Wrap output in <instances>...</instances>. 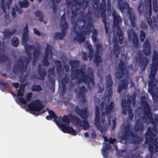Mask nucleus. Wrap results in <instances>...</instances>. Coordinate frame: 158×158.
<instances>
[{
  "instance_id": "obj_1",
  "label": "nucleus",
  "mask_w": 158,
  "mask_h": 158,
  "mask_svg": "<svg viewBox=\"0 0 158 158\" xmlns=\"http://www.w3.org/2000/svg\"><path fill=\"white\" fill-rule=\"evenodd\" d=\"M47 110L49 115H47L46 118L51 120L53 118V121L63 132L69 134V114L58 117L53 110L49 109Z\"/></svg>"
},
{
  "instance_id": "obj_2",
  "label": "nucleus",
  "mask_w": 158,
  "mask_h": 158,
  "mask_svg": "<svg viewBox=\"0 0 158 158\" xmlns=\"http://www.w3.org/2000/svg\"><path fill=\"white\" fill-rule=\"evenodd\" d=\"M31 59V57H30L27 58L26 60L25 64L24 65L25 60L21 58H19L17 60V62L19 64H15L13 70V72L14 74H16L18 70H19V72L21 73H23L24 72H26L27 68V66L30 63Z\"/></svg>"
},
{
  "instance_id": "obj_3",
  "label": "nucleus",
  "mask_w": 158,
  "mask_h": 158,
  "mask_svg": "<svg viewBox=\"0 0 158 158\" xmlns=\"http://www.w3.org/2000/svg\"><path fill=\"white\" fill-rule=\"evenodd\" d=\"M98 108L96 107L95 109V124L98 129L100 131H106V127L110 124V120L107 119L105 121L103 119L102 117V119L99 120L98 116Z\"/></svg>"
},
{
  "instance_id": "obj_4",
  "label": "nucleus",
  "mask_w": 158,
  "mask_h": 158,
  "mask_svg": "<svg viewBox=\"0 0 158 158\" xmlns=\"http://www.w3.org/2000/svg\"><path fill=\"white\" fill-rule=\"evenodd\" d=\"M27 106L30 111L32 113L36 111H40L44 107L42 102L39 99L32 101L30 104H28Z\"/></svg>"
},
{
  "instance_id": "obj_5",
  "label": "nucleus",
  "mask_w": 158,
  "mask_h": 158,
  "mask_svg": "<svg viewBox=\"0 0 158 158\" xmlns=\"http://www.w3.org/2000/svg\"><path fill=\"white\" fill-rule=\"evenodd\" d=\"M37 73L39 75L38 79L43 81L45 77L47 75V72L45 68L41 67V65L40 64H39L38 65Z\"/></svg>"
},
{
  "instance_id": "obj_6",
  "label": "nucleus",
  "mask_w": 158,
  "mask_h": 158,
  "mask_svg": "<svg viewBox=\"0 0 158 158\" xmlns=\"http://www.w3.org/2000/svg\"><path fill=\"white\" fill-rule=\"evenodd\" d=\"M55 64L56 66V72L59 77H61L63 75L64 70L62 69L61 62L60 60L55 61Z\"/></svg>"
},
{
  "instance_id": "obj_7",
  "label": "nucleus",
  "mask_w": 158,
  "mask_h": 158,
  "mask_svg": "<svg viewBox=\"0 0 158 158\" xmlns=\"http://www.w3.org/2000/svg\"><path fill=\"white\" fill-rule=\"evenodd\" d=\"M69 80V76H67L66 74L65 76L62 78L61 82L62 84V91L61 94L63 96L65 94V90L66 89V84L68 82Z\"/></svg>"
},
{
  "instance_id": "obj_8",
  "label": "nucleus",
  "mask_w": 158,
  "mask_h": 158,
  "mask_svg": "<svg viewBox=\"0 0 158 158\" xmlns=\"http://www.w3.org/2000/svg\"><path fill=\"white\" fill-rule=\"evenodd\" d=\"M13 0H7V1L6 2V5H5V0H1V8L3 11L4 13H6V6L8 9H9L10 8V5L12 2Z\"/></svg>"
},
{
  "instance_id": "obj_9",
  "label": "nucleus",
  "mask_w": 158,
  "mask_h": 158,
  "mask_svg": "<svg viewBox=\"0 0 158 158\" xmlns=\"http://www.w3.org/2000/svg\"><path fill=\"white\" fill-rule=\"evenodd\" d=\"M62 28L61 32H57L56 33L54 37L56 39L62 40L64 39L66 33V30L67 28L61 27Z\"/></svg>"
},
{
  "instance_id": "obj_10",
  "label": "nucleus",
  "mask_w": 158,
  "mask_h": 158,
  "mask_svg": "<svg viewBox=\"0 0 158 158\" xmlns=\"http://www.w3.org/2000/svg\"><path fill=\"white\" fill-rule=\"evenodd\" d=\"M49 54L51 55H53L52 49L51 46L49 44H48L45 48L44 56L43 57V60H48V57Z\"/></svg>"
},
{
  "instance_id": "obj_11",
  "label": "nucleus",
  "mask_w": 158,
  "mask_h": 158,
  "mask_svg": "<svg viewBox=\"0 0 158 158\" xmlns=\"http://www.w3.org/2000/svg\"><path fill=\"white\" fill-rule=\"evenodd\" d=\"M38 48L39 49H35L33 52L34 60L32 62V64L33 65H34V61L38 59L40 54L41 45L39 44Z\"/></svg>"
},
{
  "instance_id": "obj_12",
  "label": "nucleus",
  "mask_w": 158,
  "mask_h": 158,
  "mask_svg": "<svg viewBox=\"0 0 158 158\" xmlns=\"http://www.w3.org/2000/svg\"><path fill=\"white\" fill-rule=\"evenodd\" d=\"M16 31V29H14L12 31H10L8 29H6L3 32L4 37L5 39H10V36L13 35Z\"/></svg>"
},
{
  "instance_id": "obj_13",
  "label": "nucleus",
  "mask_w": 158,
  "mask_h": 158,
  "mask_svg": "<svg viewBox=\"0 0 158 158\" xmlns=\"http://www.w3.org/2000/svg\"><path fill=\"white\" fill-rule=\"evenodd\" d=\"M66 20V19L65 17V14H64L61 17L60 23V27L67 28L68 25Z\"/></svg>"
},
{
  "instance_id": "obj_14",
  "label": "nucleus",
  "mask_w": 158,
  "mask_h": 158,
  "mask_svg": "<svg viewBox=\"0 0 158 158\" xmlns=\"http://www.w3.org/2000/svg\"><path fill=\"white\" fill-rule=\"evenodd\" d=\"M19 6L20 8H27L29 6V2L28 0H23L22 1H19L18 2Z\"/></svg>"
},
{
  "instance_id": "obj_15",
  "label": "nucleus",
  "mask_w": 158,
  "mask_h": 158,
  "mask_svg": "<svg viewBox=\"0 0 158 158\" xmlns=\"http://www.w3.org/2000/svg\"><path fill=\"white\" fill-rule=\"evenodd\" d=\"M25 50L26 53L28 55H31L30 51L33 49L34 48V46L32 45H28L27 43L26 44H24Z\"/></svg>"
},
{
  "instance_id": "obj_16",
  "label": "nucleus",
  "mask_w": 158,
  "mask_h": 158,
  "mask_svg": "<svg viewBox=\"0 0 158 158\" xmlns=\"http://www.w3.org/2000/svg\"><path fill=\"white\" fill-rule=\"evenodd\" d=\"M52 2V8L53 10V11L54 14H56V13L57 10V6L55 4V2L59 3L61 0H56V1L55 2L54 0H51Z\"/></svg>"
},
{
  "instance_id": "obj_17",
  "label": "nucleus",
  "mask_w": 158,
  "mask_h": 158,
  "mask_svg": "<svg viewBox=\"0 0 158 158\" xmlns=\"http://www.w3.org/2000/svg\"><path fill=\"white\" fill-rule=\"evenodd\" d=\"M32 91H36L39 92L42 91V89L39 85H33L31 87Z\"/></svg>"
},
{
  "instance_id": "obj_18",
  "label": "nucleus",
  "mask_w": 158,
  "mask_h": 158,
  "mask_svg": "<svg viewBox=\"0 0 158 158\" xmlns=\"http://www.w3.org/2000/svg\"><path fill=\"white\" fill-rule=\"evenodd\" d=\"M9 60L7 56L4 54L0 55V64H2Z\"/></svg>"
},
{
  "instance_id": "obj_19",
  "label": "nucleus",
  "mask_w": 158,
  "mask_h": 158,
  "mask_svg": "<svg viewBox=\"0 0 158 158\" xmlns=\"http://www.w3.org/2000/svg\"><path fill=\"white\" fill-rule=\"evenodd\" d=\"M11 44L14 47H17L19 44V42L17 37L14 36L11 40Z\"/></svg>"
},
{
  "instance_id": "obj_20",
  "label": "nucleus",
  "mask_w": 158,
  "mask_h": 158,
  "mask_svg": "<svg viewBox=\"0 0 158 158\" xmlns=\"http://www.w3.org/2000/svg\"><path fill=\"white\" fill-rule=\"evenodd\" d=\"M28 39V33H23L22 42L23 44H26Z\"/></svg>"
},
{
  "instance_id": "obj_21",
  "label": "nucleus",
  "mask_w": 158,
  "mask_h": 158,
  "mask_svg": "<svg viewBox=\"0 0 158 158\" xmlns=\"http://www.w3.org/2000/svg\"><path fill=\"white\" fill-rule=\"evenodd\" d=\"M16 101L17 102H21L22 103L25 104L27 103V100L22 97H19L15 99Z\"/></svg>"
},
{
  "instance_id": "obj_22",
  "label": "nucleus",
  "mask_w": 158,
  "mask_h": 158,
  "mask_svg": "<svg viewBox=\"0 0 158 158\" xmlns=\"http://www.w3.org/2000/svg\"><path fill=\"white\" fill-rule=\"evenodd\" d=\"M113 106V104L111 103L109 105H108L106 107V114L107 115L108 113H109L111 110L112 109Z\"/></svg>"
},
{
  "instance_id": "obj_23",
  "label": "nucleus",
  "mask_w": 158,
  "mask_h": 158,
  "mask_svg": "<svg viewBox=\"0 0 158 158\" xmlns=\"http://www.w3.org/2000/svg\"><path fill=\"white\" fill-rule=\"evenodd\" d=\"M32 93L31 92L28 93L27 94L26 96V99L27 101H30L31 100V98L32 97Z\"/></svg>"
},
{
  "instance_id": "obj_24",
  "label": "nucleus",
  "mask_w": 158,
  "mask_h": 158,
  "mask_svg": "<svg viewBox=\"0 0 158 158\" xmlns=\"http://www.w3.org/2000/svg\"><path fill=\"white\" fill-rule=\"evenodd\" d=\"M153 5L154 10L155 12H156L157 11V4L156 0H153Z\"/></svg>"
},
{
  "instance_id": "obj_25",
  "label": "nucleus",
  "mask_w": 158,
  "mask_h": 158,
  "mask_svg": "<svg viewBox=\"0 0 158 158\" xmlns=\"http://www.w3.org/2000/svg\"><path fill=\"white\" fill-rule=\"evenodd\" d=\"M48 72L49 74H50L51 75H55V69L54 68H51L49 69L48 70Z\"/></svg>"
},
{
  "instance_id": "obj_26",
  "label": "nucleus",
  "mask_w": 158,
  "mask_h": 158,
  "mask_svg": "<svg viewBox=\"0 0 158 158\" xmlns=\"http://www.w3.org/2000/svg\"><path fill=\"white\" fill-rule=\"evenodd\" d=\"M104 139L105 141L106 142H109V141L110 143H113L115 141V140L114 139H112V138H110L109 139V140L106 137H104Z\"/></svg>"
},
{
  "instance_id": "obj_27",
  "label": "nucleus",
  "mask_w": 158,
  "mask_h": 158,
  "mask_svg": "<svg viewBox=\"0 0 158 158\" xmlns=\"http://www.w3.org/2000/svg\"><path fill=\"white\" fill-rule=\"evenodd\" d=\"M23 33H29V30L28 29V25L27 23L26 24V25L23 29Z\"/></svg>"
},
{
  "instance_id": "obj_28",
  "label": "nucleus",
  "mask_w": 158,
  "mask_h": 158,
  "mask_svg": "<svg viewBox=\"0 0 158 158\" xmlns=\"http://www.w3.org/2000/svg\"><path fill=\"white\" fill-rule=\"evenodd\" d=\"M42 63L43 65L44 66H47L49 65L48 60H43Z\"/></svg>"
},
{
  "instance_id": "obj_29",
  "label": "nucleus",
  "mask_w": 158,
  "mask_h": 158,
  "mask_svg": "<svg viewBox=\"0 0 158 158\" xmlns=\"http://www.w3.org/2000/svg\"><path fill=\"white\" fill-rule=\"evenodd\" d=\"M34 33L38 36H40L41 35V33L40 31L37 30L36 28L34 29Z\"/></svg>"
},
{
  "instance_id": "obj_30",
  "label": "nucleus",
  "mask_w": 158,
  "mask_h": 158,
  "mask_svg": "<svg viewBox=\"0 0 158 158\" xmlns=\"http://www.w3.org/2000/svg\"><path fill=\"white\" fill-rule=\"evenodd\" d=\"M15 7L16 8V10L17 13L20 14L22 13L23 11L22 9L19 8L17 6H15Z\"/></svg>"
},
{
  "instance_id": "obj_31",
  "label": "nucleus",
  "mask_w": 158,
  "mask_h": 158,
  "mask_svg": "<svg viewBox=\"0 0 158 158\" xmlns=\"http://www.w3.org/2000/svg\"><path fill=\"white\" fill-rule=\"evenodd\" d=\"M23 92L21 90L19 89L18 90V93H17V96H21L23 97V92Z\"/></svg>"
},
{
  "instance_id": "obj_32",
  "label": "nucleus",
  "mask_w": 158,
  "mask_h": 158,
  "mask_svg": "<svg viewBox=\"0 0 158 158\" xmlns=\"http://www.w3.org/2000/svg\"><path fill=\"white\" fill-rule=\"evenodd\" d=\"M26 85V84H21L20 85V86L19 87V89L21 90L23 92H24L25 88Z\"/></svg>"
},
{
  "instance_id": "obj_33",
  "label": "nucleus",
  "mask_w": 158,
  "mask_h": 158,
  "mask_svg": "<svg viewBox=\"0 0 158 158\" xmlns=\"http://www.w3.org/2000/svg\"><path fill=\"white\" fill-rule=\"evenodd\" d=\"M35 14L36 17H39L41 16L43 14L39 10H38L35 12Z\"/></svg>"
},
{
  "instance_id": "obj_34",
  "label": "nucleus",
  "mask_w": 158,
  "mask_h": 158,
  "mask_svg": "<svg viewBox=\"0 0 158 158\" xmlns=\"http://www.w3.org/2000/svg\"><path fill=\"white\" fill-rule=\"evenodd\" d=\"M83 126L84 129H87L88 128L89 126L88 124L86 121H84L83 122V124L82 125Z\"/></svg>"
},
{
  "instance_id": "obj_35",
  "label": "nucleus",
  "mask_w": 158,
  "mask_h": 158,
  "mask_svg": "<svg viewBox=\"0 0 158 158\" xmlns=\"http://www.w3.org/2000/svg\"><path fill=\"white\" fill-rule=\"evenodd\" d=\"M70 134H72L73 135H76V133L75 131L72 128L70 127Z\"/></svg>"
},
{
  "instance_id": "obj_36",
  "label": "nucleus",
  "mask_w": 158,
  "mask_h": 158,
  "mask_svg": "<svg viewBox=\"0 0 158 158\" xmlns=\"http://www.w3.org/2000/svg\"><path fill=\"white\" fill-rule=\"evenodd\" d=\"M12 85L16 89L18 88L19 86V84L18 82H13Z\"/></svg>"
},
{
  "instance_id": "obj_37",
  "label": "nucleus",
  "mask_w": 158,
  "mask_h": 158,
  "mask_svg": "<svg viewBox=\"0 0 158 158\" xmlns=\"http://www.w3.org/2000/svg\"><path fill=\"white\" fill-rule=\"evenodd\" d=\"M145 34L143 32H141L140 35V39L141 41H143L145 38Z\"/></svg>"
},
{
  "instance_id": "obj_38",
  "label": "nucleus",
  "mask_w": 158,
  "mask_h": 158,
  "mask_svg": "<svg viewBox=\"0 0 158 158\" xmlns=\"http://www.w3.org/2000/svg\"><path fill=\"white\" fill-rule=\"evenodd\" d=\"M144 111L146 114H148L150 113V110L148 106L147 105L146 107L144 109Z\"/></svg>"
},
{
  "instance_id": "obj_39",
  "label": "nucleus",
  "mask_w": 158,
  "mask_h": 158,
  "mask_svg": "<svg viewBox=\"0 0 158 158\" xmlns=\"http://www.w3.org/2000/svg\"><path fill=\"white\" fill-rule=\"evenodd\" d=\"M147 1L148 3V9L150 12V10L151 9V3L150 0H147Z\"/></svg>"
},
{
  "instance_id": "obj_40",
  "label": "nucleus",
  "mask_w": 158,
  "mask_h": 158,
  "mask_svg": "<svg viewBox=\"0 0 158 158\" xmlns=\"http://www.w3.org/2000/svg\"><path fill=\"white\" fill-rule=\"evenodd\" d=\"M8 85L7 82H5L3 81H0V85L4 86H6Z\"/></svg>"
},
{
  "instance_id": "obj_41",
  "label": "nucleus",
  "mask_w": 158,
  "mask_h": 158,
  "mask_svg": "<svg viewBox=\"0 0 158 158\" xmlns=\"http://www.w3.org/2000/svg\"><path fill=\"white\" fill-rule=\"evenodd\" d=\"M11 15L13 17H16L15 10L14 8H13V10L11 13Z\"/></svg>"
},
{
  "instance_id": "obj_42",
  "label": "nucleus",
  "mask_w": 158,
  "mask_h": 158,
  "mask_svg": "<svg viewBox=\"0 0 158 158\" xmlns=\"http://www.w3.org/2000/svg\"><path fill=\"white\" fill-rule=\"evenodd\" d=\"M64 103L65 105H67L69 104V99L68 98L67 100L64 101L63 102Z\"/></svg>"
},
{
  "instance_id": "obj_43",
  "label": "nucleus",
  "mask_w": 158,
  "mask_h": 158,
  "mask_svg": "<svg viewBox=\"0 0 158 158\" xmlns=\"http://www.w3.org/2000/svg\"><path fill=\"white\" fill-rule=\"evenodd\" d=\"M66 1L67 7V12L68 13L69 11L68 10V8H69V0H66Z\"/></svg>"
},
{
  "instance_id": "obj_44",
  "label": "nucleus",
  "mask_w": 158,
  "mask_h": 158,
  "mask_svg": "<svg viewBox=\"0 0 158 158\" xmlns=\"http://www.w3.org/2000/svg\"><path fill=\"white\" fill-rule=\"evenodd\" d=\"M39 20L40 22H42L43 20L44 15L43 14L41 16L39 17Z\"/></svg>"
},
{
  "instance_id": "obj_45",
  "label": "nucleus",
  "mask_w": 158,
  "mask_h": 158,
  "mask_svg": "<svg viewBox=\"0 0 158 158\" xmlns=\"http://www.w3.org/2000/svg\"><path fill=\"white\" fill-rule=\"evenodd\" d=\"M153 67L152 68V71H151V74L152 73V76H154L156 73V69L155 70H153Z\"/></svg>"
},
{
  "instance_id": "obj_46",
  "label": "nucleus",
  "mask_w": 158,
  "mask_h": 158,
  "mask_svg": "<svg viewBox=\"0 0 158 158\" xmlns=\"http://www.w3.org/2000/svg\"><path fill=\"white\" fill-rule=\"evenodd\" d=\"M64 67L65 69L66 72H68L69 70V67L68 66L64 65Z\"/></svg>"
},
{
  "instance_id": "obj_47",
  "label": "nucleus",
  "mask_w": 158,
  "mask_h": 158,
  "mask_svg": "<svg viewBox=\"0 0 158 158\" xmlns=\"http://www.w3.org/2000/svg\"><path fill=\"white\" fill-rule=\"evenodd\" d=\"M134 40H133V41H134V42H137V36L136 35H134Z\"/></svg>"
},
{
  "instance_id": "obj_48",
  "label": "nucleus",
  "mask_w": 158,
  "mask_h": 158,
  "mask_svg": "<svg viewBox=\"0 0 158 158\" xmlns=\"http://www.w3.org/2000/svg\"><path fill=\"white\" fill-rule=\"evenodd\" d=\"M11 94L12 95L13 97H16L17 96V95H16L13 92H11Z\"/></svg>"
},
{
  "instance_id": "obj_49",
  "label": "nucleus",
  "mask_w": 158,
  "mask_h": 158,
  "mask_svg": "<svg viewBox=\"0 0 158 158\" xmlns=\"http://www.w3.org/2000/svg\"><path fill=\"white\" fill-rule=\"evenodd\" d=\"M85 115V117H88V116L87 115V114L86 113H84L81 116L83 117V116H84Z\"/></svg>"
},
{
  "instance_id": "obj_50",
  "label": "nucleus",
  "mask_w": 158,
  "mask_h": 158,
  "mask_svg": "<svg viewBox=\"0 0 158 158\" xmlns=\"http://www.w3.org/2000/svg\"><path fill=\"white\" fill-rule=\"evenodd\" d=\"M96 61L97 62H98V60L99 62L101 61V58L100 57H99L97 58V60H96Z\"/></svg>"
},
{
  "instance_id": "obj_51",
  "label": "nucleus",
  "mask_w": 158,
  "mask_h": 158,
  "mask_svg": "<svg viewBox=\"0 0 158 158\" xmlns=\"http://www.w3.org/2000/svg\"><path fill=\"white\" fill-rule=\"evenodd\" d=\"M84 136L85 137H87L88 136V133H85L84 134Z\"/></svg>"
},
{
  "instance_id": "obj_52",
  "label": "nucleus",
  "mask_w": 158,
  "mask_h": 158,
  "mask_svg": "<svg viewBox=\"0 0 158 158\" xmlns=\"http://www.w3.org/2000/svg\"><path fill=\"white\" fill-rule=\"evenodd\" d=\"M134 16L132 15V18H130V19L131 21H132V20H134Z\"/></svg>"
},
{
  "instance_id": "obj_53",
  "label": "nucleus",
  "mask_w": 158,
  "mask_h": 158,
  "mask_svg": "<svg viewBox=\"0 0 158 158\" xmlns=\"http://www.w3.org/2000/svg\"><path fill=\"white\" fill-rule=\"evenodd\" d=\"M117 21V19L115 17H114V22H116V21Z\"/></svg>"
},
{
  "instance_id": "obj_54",
  "label": "nucleus",
  "mask_w": 158,
  "mask_h": 158,
  "mask_svg": "<svg viewBox=\"0 0 158 158\" xmlns=\"http://www.w3.org/2000/svg\"><path fill=\"white\" fill-rule=\"evenodd\" d=\"M119 39L120 40L122 39V36H119Z\"/></svg>"
},
{
  "instance_id": "obj_55",
  "label": "nucleus",
  "mask_w": 158,
  "mask_h": 158,
  "mask_svg": "<svg viewBox=\"0 0 158 158\" xmlns=\"http://www.w3.org/2000/svg\"><path fill=\"white\" fill-rule=\"evenodd\" d=\"M8 23V22H7L6 24H5L6 25H7Z\"/></svg>"
},
{
  "instance_id": "obj_56",
  "label": "nucleus",
  "mask_w": 158,
  "mask_h": 158,
  "mask_svg": "<svg viewBox=\"0 0 158 158\" xmlns=\"http://www.w3.org/2000/svg\"><path fill=\"white\" fill-rule=\"evenodd\" d=\"M45 112V110H43V112L42 113H44V112Z\"/></svg>"
},
{
  "instance_id": "obj_57",
  "label": "nucleus",
  "mask_w": 158,
  "mask_h": 158,
  "mask_svg": "<svg viewBox=\"0 0 158 158\" xmlns=\"http://www.w3.org/2000/svg\"><path fill=\"white\" fill-rule=\"evenodd\" d=\"M94 40L95 41H96V39H95V37H94Z\"/></svg>"
},
{
  "instance_id": "obj_58",
  "label": "nucleus",
  "mask_w": 158,
  "mask_h": 158,
  "mask_svg": "<svg viewBox=\"0 0 158 158\" xmlns=\"http://www.w3.org/2000/svg\"><path fill=\"white\" fill-rule=\"evenodd\" d=\"M30 1H32V2H33L34 1V0H29Z\"/></svg>"
},
{
  "instance_id": "obj_59",
  "label": "nucleus",
  "mask_w": 158,
  "mask_h": 158,
  "mask_svg": "<svg viewBox=\"0 0 158 158\" xmlns=\"http://www.w3.org/2000/svg\"><path fill=\"white\" fill-rule=\"evenodd\" d=\"M42 1V0H39V2H41V1Z\"/></svg>"
},
{
  "instance_id": "obj_60",
  "label": "nucleus",
  "mask_w": 158,
  "mask_h": 158,
  "mask_svg": "<svg viewBox=\"0 0 158 158\" xmlns=\"http://www.w3.org/2000/svg\"><path fill=\"white\" fill-rule=\"evenodd\" d=\"M117 19H119V17H118V16L117 17Z\"/></svg>"
},
{
  "instance_id": "obj_61",
  "label": "nucleus",
  "mask_w": 158,
  "mask_h": 158,
  "mask_svg": "<svg viewBox=\"0 0 158 158\" xmlns=\"http://www.w3.org/2000/svg\"><path fill=\"white\" fill-rule=\"evenodd\" d=\"M120 89V87H119V89H118L119 90Z\"/></svg>"
},
{
  "instance_id": "obj_62",
  "label": "nucleus",
  "mask_w": 158,
  "mask_h": 158,
  "mask_svg": "<svg viewBox=\"0 0 158 158\" xmlns=\"http://www.w3.org/2000/svg\"><path fill=\"white\" fill-rule=\"evenodd\" d=\"M138 8H139L138 10H139V7H138Z\"/></svg>"
},
{
  "instance_id": "obj_63",
  "label": "nucleus",
  "mask_w": 158,
  "mask_h": 158,
  "mask_svg": "<svg viewBox=\"0 0 158 158\" xmlns=\"http://www.w3.org/2000/svg\"><path fill=\"white\" fill-rule=\"evenodd\" d=\"M50 81H52L50 80Z\"/></svg>"
},
{
  "instance_id": "obj_64",
  "label": "nucleus",
  "mask_w": 158,
  "mask_h": 158,
  "mask_svg": "<svg viewBox=\"0 0 158 158\" xmlns=\"http://www.w3.org/2000/svg\"><path fill=\"white\" fill-rule=\"evenodd\" d=\"M106 144H105V145L106 146Z\"/></svg>"
}]
</instances>
